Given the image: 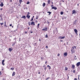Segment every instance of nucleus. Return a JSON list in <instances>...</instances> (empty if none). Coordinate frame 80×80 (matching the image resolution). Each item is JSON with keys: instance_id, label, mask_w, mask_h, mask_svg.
Instances as JSON below:
<instances>
[{"instance_id": "obj_16", "label": "nucleus", "mask_w": 80, "mask_h": 80, "mask_svg": "<svg viewBox=\"0 0 80 80\" xmlns=\"http://www.w3.org/2000/svg\"><path fill=\"white\" fill-rule=\"evenodd\" d=\"M51 1L50 0H49L48 1V4H50V2H51Z\"/></svg>"}, {"instance_id": "obj_6", "label": "nucleus", "mask_w": 80, "mask_h": 80, "mask_svg": "<svg viewBox=\"0 0 80 80\" xmlns=\"http://www.w3.org/2000/svg\"><path fill=\"white\" fill-rule=\"evenodd\" d=\"M71 51L72 53H75V51L74 50H73V49H72L71 50Z\"/></svg>"}, {"instance_id": "obj_28", "label": "nucleus", "mask_w": 80, "mask_h": 80, "mask_svg": "<svg viewBox=\"0 0 80 80\" xmlns=\"http://www.w3.org/2000/svg\"><path fill=\"white\" fill-rule=\"evenodd\" d=\"M3 17V15L2 14H1L0 15V18H2V17Z\"/></svg>"}, {"instance_id": "obj_11", "label": "nucleus", "mask_w": 80, "mask_h": 80, "mask_svg": "<svg viewBox=\"0 0 80 80\" xmlns=\"http://www.w3.org/2000/svg\"><path fill=\"white\" fill-rule=\"evenodd\" d=\"M22 18H24L25 19L26 18V16H23L22 17H21Z\"/></svg>"}, {"instance_id": "obj_41", "label": "nucleus", "mask_w": 80, "mask_h": 80, "mask_svg": "<svg viewBox=\"0 0 80 80\" xmlns=\"http://www.w3.org/2000/svg\"><path fill=\"white\" fill-rule=\"evenodd\" d=\"M31 25L30 22H29V25Z\"/></svg>"}, {"instance_id": "obj_2", "label": "nucleus", "mask_w": 80, "mask_h": 80, "mask_svg": "<svg viewBox=\"0 0 80 80\" xmlns=\"http://www.w3.org/2000/svg\"><path fill=\"white\" fill-rule=\"evenodd\" d=\"M48 30V29L47 28H45V29H42V30H43V31H47Z\"/></svg>"}, {"instance_id": "obj_29", "label": "nucleus", "mask_w": 80, "mask_h": 80, "mask_svg": "<svg viewBox=\"0 0 80 80\" xmlns=\"http://www.w3.org/2000/svg\"><path fill=\"white\" fill-rule=\"evenodd\" d=\"M72 49L74 50V49H75L74 46V47H72Z\"/></svg>"}, {"instance_id": "obj_53", "label": "nucleus", "mask_w": 80, "mask_h": 80, "mask_svg": "<svg viewBox=\"0 0 80 80\" xmlns=\"http://www.w3.org/2000/svg\"><path fill=\"white\" fill-rule=\"evenodd\" d=\"M35 22H36L37 23V22H37V21H35Z\"/></svg>"}, {"instance_id": "obj_32", "label": "nucleus", "mask_w": 80, "mask_h": 80, "mask_svg": "<svg viewBox=\"0 0 80 80\" xmlns=\"http://www.w3.org/2000/svg\"><path fill=\"white\" fill-rule=\"evenodd\" d=\"M49 78L50 77H48L46 78V80H48V79H49Z\"/></svg>"}, {"instance_id": "obj_46", "label": "nucleus", "mask_w": 80, "mask_h": 80, "mask_svg": "<svg viewBox=\"0 0 80 80\" xmlns=\"http://www.w3.org/2000/svg\"><path fill=\"white\" fill-rule=\"evenodd\" d=\"M41 59H42V60H43V58H42V57H41Z\"/></svg>"}, {"instance_id": "obj_34", "label": "nucleus", "mask_w": 80, "mask_h": 80, "mask_svg": "<svg viewBox=\"0 0 80 80\" xmlns=\"http://www.w3.org/2000/svg\"><path fill=\"white\" fill-rule=\"evenodd\" d=\"M73 73H75V70H73Z\"/></svg>"}, {"instance_id": "obj_20", "label": "nucleus", "mask_w": 80, "mask_h": 80, "mask_svg": "<svg viewBox=\"0 0 80 80\" xmlns=\"http://www.w3.org/2000/svg\"><path fill=\"white\" fill-rule=\"evenodd\" d=\"M23 1H22V0H19V2L20 4H21L22 3V2Z\"/></svg>"}, {"instance_id": "obj_31", "label": "nucleus", "mask_w": 80, "mask_h": 80, "mask_svg": "<svg viewBox=\"0 0 80 80\" xmlns=\"http://www.w3.org/2000/svg\"><path fill=\"white\" fill-rule=\"evenodd\" d=\"M28 14L27 15H30V13L29 12H28Z\"/></svg>"}, {"instance_id": "obj_61", "label": "nucleus", "mask_w": 80, "mask_h": 80, "mask_svg": "<svg viewBox=\"0 0 80 80\" xmlns=\"http://www.w3.org/2000/svg\"><path fill=\"white\" fill-rule=\"evenodd\" d=\"M10 2H12V0H11V1H10Z\"/></svg>"}, {"instance_id": "obj_35", "label": "nucleus", "mask_w": 80, "mask_h": 80, "mask_svg": "<svg viewBox=\"0 0 80 80\" xmlns=\"http://www.w3.org/2000/svg\"><path fill=\"white\" fill-rule=\"evenodd\" d=\"M29 3H30V2H28L27 3V4H29Z\"/></svg>"}, {"instance_id": "obj_47", "label": "nucleus", "mask_w": 80, "mask_h": 80, "mask_svg": "<svg viewBox=\"0 0 80 80\" xmlns=\"http://www.w3.org/2000/svg\"><path fill=\"white\" fill-rule=\"evenodd\" d=\"M33 18H32V19H31V21H33Z\"/></svg>"}, {"instance_id": "obj_24", "label": "nucleus", "mask_w": 80, "mask_h": 80, "mask_svg": "<svg viewBox=\"0 0 80 80\" xmlns=\"http://www.w3.org/2000/svg\"><path fill=\"white\" fill-rule=\"evenodd\" d=\"M77 58V57L76 56H75L74 59L75 60H77V58Z\"/></svg>"}, {"instance_id": "obj_56", "label": "nucleus", "mask_w": 80, "mask_h": 80, "mask_svg": "<svg viewBox=\"0 0 80 80\" xmlns=\"http://www.w3.org/2000/svg\"><path fill=\"white\" fill-rule=\"evenodd\" d=\"M25 33H27V32H25Z\"/></svg>"}, {"instance_id": "obj_14", "label": "nucleus", "mask_w": 80, "mask_h": 80, "mask_svg": "<svg viewBox=\"0 0 80 80\" xmlns=\"http://www.w3.org/2000/svg\"><path fill=\"white\" fill-rule=\"evenodd\" d=\"M47 67H48V68H49V70L51 69V67H50V66H49V65L47 66Z\"/></svg>"}, {"instance_id": "obj_60", "label": "nucleus", "mask_w": 80, "mask_h": 80, "mask_svg": "<svg viewBox=\"0 0 80 80\" xmlns=\"http://www.w3.org/2000/svg\"><path fill=\"white\" fill-rule=\"evenodd\" d=\"M78 80H80V79L79 78V77H78Z\"/></svg>"}, {"instance_id": "obj_5", "label": "nucleus", "mask_w": 80, "mask_h": 80, "mask_svg": "<svg viewBox=\"0 0 80 80\" xmlns=\"http://www.w3.org/2000/svg\"><path fill=\"white\" fill-rule=\"evenodd\" d=\"M77 20H75L74 22H73V24L74 25H75L77 24Z\"/></svg>"}, {"instance_id": "obj_37", "label": "nucleus", "mask_w": 80, "mask_h": 80, "mask_svg": "<svg viewBox=\"0 0 80 80\" xmlns=\"http://www.w3.org/2000/svg\"><path fill=\"white\" fill-rule=\"evenodd\" d=\"M2 65H5V63H4V62H2Z\"/></svg>"}, {"instance_id": "obj_33", "label": "nucleus", "mask_w": 80, "mask_h": 80, "mask_svg": "<svg viewBox=\"0 0 80 80\" xmlns=\"http://www.w3.org/2000/svg\"><path fill=\"white\" fill-rule=\"evenodd\" d=\"M40 25V24L39 23L38 25V28H39V26Z\"/></svg>"}, {"instance_id": "obj_3", "label": "nucleus", "mask_w": 80, "mask_h": 80, "mask_svg": "<svg viewBox=\"0 0 80 80\" xmlns=\"http://www.w3.org/2000/svg\"><path fill=\"white\" fill-rule=\"evenodd\" d=\"M80 65V62H79L77 63V67H79Z\"/></svg>"}, {"instance_id": "obj_51", "label": "nucleus", "mask_w": 80, "mask_h": 80, "mask_svg": "<svg viewBox=\"0 0 80 80\" xmlns=\"http://www.w3.org/2000/svg\"><path fill=\"white\" fill-rule=\"evenodd\" d=\"M39 41L40 42L41 41V39H39Z\"/></svg>"}, {"instance_id": "obj_12", "label": "nucleus", "mask_w": 80, "mask_h": 80, "mask_svg": "<svg viewBox=\"0 0 80 80\" xmlns=\"http://www.w3.org/2000/svg\"><path fill=\"white\" fill-rule=\"evenodd\" d=\"M15 72H13L12 74V76H15Z\"/></svg>"}, {"instance_id": "obj_36", "label": "nucleus", "mask_w": 80, "mask_h": 80, "mask_svg": "<svg viewBox=\"0 0 80 80\" xmlns=\"http://www.w3.org/2000/svg\"><path fill=\"white\" fill-rule=\"evenodd\" d=\"M36 19H37V20L38 19V16H37L36 17Z\"/></svg>"}, {"instance_id": "obj_43", "label": "nucleus", "mask_w": 80, "mask_h": 80, "mask_svg": "<svg viewBox=\"0 0 80 80\" xmlns=\"http://www.w3.org/2000/svg\"><path fill=\"white\" fill-rule=\"evenodd\" d=\"M74 80H77V78H75Z\"/></svg>"}, {"instance_id": "obj_42", "label": "nucleus", "mask_w": 80, "mask_h": 80, "mask_svg": "<svg viewBox=\"0 0 80 80\" xmlns=\"http://www.w3.org/2000/svg\"><path fill=\"white\" fill-rule=\"evenodd\" d=\"M0 75H2V72L0 71Z\"/></svg>"}, {"instance_id": "obj_21", "label": "nucleus", "mask_w": 80, "mask_h": 80, "mask_svg": "<svg viewBox=\"0 0 80 80\" xmlns=\"http://www.w3.org/2000/svg\"><path fill=\"white\" fill-rule=\"evenodd\" d=\"M68 70V68H67V67H65L64 70Z\"/></svg>"}, {"instance_id": "obj_1", "label": "nucleus", "mask_w": 80, "mask_h": 80, "mask_svg": "<svg viewBox=\"0 0 80 80\" xmlns=\"http://www.w3.org/2000/svg\"><path fill=\"white\" fill-rule=\"evenodd\" d=\"M64 38H65V36H63V37L60 36L59 38V39H64Z\"/></svg>"}, {"instance_id": "obj_54", "label": "nucleus", "mask_w": 80, "mask_h": 80, "mask_svg": "<svg viewBox=\"0 0 80 80\" xmlns=\"http://www.w3.org/2000/svg\"><path fill=\"white\" fill-rule=\"evenodd\" d=\"M46 69H47V68H44V70H46Z\"/></svg>"}, {"instance_id": "obj_52", "label": "nucleus", "mask_w": 80, "mask_h": 80, "mask_svg": "<svg viewBox=\"0 0 80 80\" xmlns=\"http://www.w3.org/2000/svg\"><path fill=\"white\" fill-rule=\"evenodd\" d=\"M28 30H29V29H30V28H29V27L28 28Z\"/></svg>"}, {"instance_id": "obj_4", "label": "nucleus", "mask_w": 80, "mask_h": 80, "mask_svg": "<svg viewBox=\"0 0 80 80\" xmlns=\"http://www.w3.org/2000/svg\"><path fill=\"white\" fill-rule=\"evenodd\" d=\"M52 9H54V10H57V8L56 7H53L52 8Z\"/></svg>"}, {"instance_id": "obj_59", "label": "nucleus", "mask_w": 80, "mask_h": 80, "mask_svg": "<svg viewBox=\"0 0 80 80\" xmlns=\"http://www.w3.org/2000/svg\"><path fill=\"white\" fill-rule=\"evenodd\" d=\"M34 44H35V45H36V44H37V43H34Z\"/></svg>"}, {"instance_id": "obj_45", "label": "nucleus", "mask_w": 80, "mask_h": 80, "mask_svg": "<svg viewBox=\"0 0 80 80\" xmlns=\"http://www.w3.org/2000/svg\"><path fill=\"white\" fill-rule=\"evenodd\" d=\"M46 48H48V46H47L46 47Z\"/></svg>"}, {"instance_id": "obj_50", "label": "nucleus", "mask_w": 80, "mask_h": 80, "mask_svg": "<svg viewBox=\"0 0 80 80\" xmlns=\"http://www.w3.org/2000/svg\"><path fill=\"white\" fill-rule=\"evenodd\" d=\"M50 22H48V24H49Z\"/></svg>"}, {"instance_id": "obj_64", "label": "nucleus", "mask_w": 80, "mask_h": 80, "mask_svg": "<svg viewBox=\"0 0 80 80\" xmlns=\"http://www.w3.org/2000/svg\"><path fill=\"white\" fill-rule=\"evenodd\" d=\"M2 80H5L4 79H3Z\"/></svg>"}, {"instance_id": "obj_38", "label": "nucleus", "mask_w": 80, "mask_h": 80, "mask_svg": "<svg viewBox=\"0 0 80 80\" xmlns=\"http://www.w3.org/2000/svg\"><path fill=\"white\" fill-rule=\"evenodd\" d=\"M4 62H5V60H3L2 61V62L4 63Z\"/></svg>"}, {"instance_id": "obj_9", "label": "nucleus", "mask_w": 80, "mask_h": 80, "mask_svg": "<svg viewBox=\"0 0 80 80\" xmlns=\"http://www.w3.org/2000/svg\"><path fill=\"white\" fill-rule=\"evenodd\" d=\"M72 14H73L76 13V11L75 10H73L72 11Z\"/></svg>"}, {"instance_id": "obj_10", "label": "nucleus", "mask_w": 80, "mask_h": 80, "mask_svg": "<svg viewBox=\"0 0 80 80\" xmlns=\"http://www.w3.org/2000/svg\"><path fill=\"white\" fill-rule=\"evenodd\" d=\"M64 56H65V57H66V56H67V52H65L64 54Z\"/></svg>"}, {"instance_id": "obj_48", "label": "nucleus", "mask_w": 80, "mask_h": 80, "mask_svg": "<svg viewBox=\"0 0 80 80\" xmlns=\"http://www.w3.org/2000/svg\"><path fill=\"white\" fill-rule=\"evenodd\" d=\"M3 10V8H0V10Z\"/></svg>"}, {"instance_id": "obj_62", "label": "nucleus", "mask_w": 80, "mask_h": 80, "mask_svg": "<svg viewBox=\"0 0 80 80\" xmlns=\"http://www.w3.org/2000/svg\"><path fill=\"white\" fill-rule=\"evenodd\" d=\"M12 28H13V26H12Z\"/></svg>"}, {"instance_id": "obj_27", "label": "nucleus", "mask_w": 80, "mask_h": 80, "mask_svg": "<svg viewBox=\"0 0 80 80\" xmlns=\"http://www.w3.org/2000/svg\"><path fill=\"white\" fill-rule=\"evenodd\" d=\"M45 5H46L45 3H44L43 4V7H45Z\"/></svg>"}, {"instance_id": "obj_44", "label": "nucleus", "mask_w": 80, "mask_h": 80, "mask_svg": "<svg viewBox=\"0 0 80 80\" xmlns=\"http://www.w3.org/2000/svg\"><path fill=\"white\" fill-rule=\"evenodd\" d=\"M77 48V46H74V48H75V49H76Z\"/></svg>"}, {"instance_id": "obj_39", "label": "nucleus", "mask_w": 80, "mask_h": 80, "mask_svg": "<svg viewBox=\"0 0 80 80\" xmlns=\"http://www.w3.org/2000/svg\"><path fill=\"white\" fill-rule=\"evenodd\" d=\"M2 20H3V18H1V19H0L1 21H2Z\"/></svg>"}, {"instance_id": "obj_63", "label": "nucleus", "mask_w": 80, "mask_h": 80, "mask_svg": "<svg viewBox=\"0 0 80 80\" xmlns=\"http://www.w3.org/2000/svg\"><path fill=\"white\" fill-rule=\"evenodd\" d=\"M52 4H53V2H52Z\"/></svg>"}, {"instance_id": "obj_49", "label": "nucleus", "mask_w": 80, "mask_h": 80, "mask_svg": "<svg viewBox=\"0 0 80 80\" xmlns=\"http://www.w3.org/2000/svg\"><path fill=\"white\" fill-rule=\"evenodd\" d=\"M12 24H10V27H12Z\"/></svg>"}, {"instance_id": "obj_8", "label": "nucleus", "mask_w": 80, "mask_h": 80, "mask_svg": "<svg viewBox=\"0 0 80 80\" xmlns=\"http://www.w3.org/2000/svg\"><path fill=\"white\" fill-rule=\"evenodd\" d=\"M31 25H33L35 26V22H31Z\"/></svg>"}, {"instance_id": "obj_22", "label": "nucleus", "mask_w": 80, "mask_h": 80, "mask_svg": "<svg viewBox=\"0 0 80 80\" xmlns=\"http://www.w3.org/2000/svg\"><path fill=\"white\" fill-rule=\"evenodd\" d=\"M47 13H49V15H50V14H51V13H52V12H47Z\"/></svg>"}, {"instance_id": "obj_26", "label": "nucleus", "mask_w": 80, "mask_h": 80, "mask_svg": "<svg viewBox=\"0 0 80 80\" xmlns=\"http://www.w3.org/2000/svg\"><path fill=\"white\" fill-rule=\"evenodd\" d=\"M4 23L3 22H2V23H0V24H1V26H2V25H3L4 24Z\"/></svg>"}, {"instance_id": "obj_18", "label": "nucleus", "mask_w": 80, "mask_h": 80, "mask_svg": "<svg viewBox=\"0 0 80 80\" xmlns=\"http://www.w3.org/2000/svg\"><path fill=\"white\" fill-rule=\"evenodd\" d=\"M4 26L6 27H7L8 26L6 25V22H4Z\"/></svg>"}, {"instance_id": "obj_7", "label": "nucleus", "mask_w": 80, "mask_h": 80, "mask_svg": "<svg viewBox=\"0 0 80 80\" xmlns=\"http://www.w3.org/2000/svg\"><path fill=\"white\" fill-rule=\"evenodd\" d=\"M74 31L75 33H76V34H77H77H78L77 33L78 32H77V29H75L74 30Z\"/></svg>"}, {"instance_id": "obj_55", "label": "nucleus", "mask_w": 80, "mask_h": 80, "mask_svg": "<svg viewBox=\"0 0 80 80\" xmlns=\"http://www.w3.org/2000/svg\"><path fill=\"white\" fill-rule=\"evenodd\" d=\"M47 63V61H46L45 63V64H46Z\"/></svg>"}, {"instance_id": "obj_19", "label": "nucleus", "mask_w": 80, "mask_h": 80, "mask_svg": "<svg viewBox=\"0 0 80 80\" xmlns=\"http://www.w3.org/2000/svg\"><path fill=\"white\" fill-rule=\"evenodd\" d=\"M12 49H11V48L9 49V52H12Z\"/></svg>"}, {"instance_id": "obj_17", "label": "nucleus", "mask_w": 80, "mask_h": 80, "mask_svg": "<svg viewBox=\"0 0 80 80\" xmlns=\"http://www.w3.org/2000/svg\"><path fill=\"white\" fill-rule=\"evenodd\" d=\"M0 6L1 7H3V3L2 2L1 4H0Z\"/></svg>"}, {"instance_id": "obj_25", "label": "nucleus", "mask_w": 80, "mask_h": 80, "mask_svg": "<svg viewBox=\"0 0 80 80\" xmlns=\"http://www.w3.org/2000/svg\"><path fill=\"white\" fill-rule=\"evenodd\" d=\"M61 15H63V12H61L60 13Z\"/></svg>"}, {"instance_id": "obj_57", "label": "nucleus", "mask_w": 80, "mask_h": 80, "mask_svg": "<svg viewBox=\"0 0 80 80\" xmlns=\"http://www.w3.org/2000/svg\"><path fill=\"white\" fill-rule=\"evenodd\" d=\"M33 33L31 31V33Z\"/></svg>"}, {"instance_id": "obj_23", "label": "nucleus", "mask_w": 80, "mask_h": 80, "mask_svg": "<svg viewBox=\"0 0 80 80\" xmlns=\"http://www.w3.org/2000/svg\"><path fill=\"white\" fill-rule=\"evenodd\" d=\"M10 69L11 70H14V68H12Z\"/></svg>"}, {"instance_id": "obj_30", "label": "nucleus", "mask_w": 80, "mask_h": 80, "mask_svg": "<svg viewBox=\"0 0 80 80\" xmlns=\"http://www.w3.org/2000/svg\"><path fill=\"white\" fill-rule=\"evenodd\" d=\"M46 38H48V35L47 34L46 35Z\"/></svg>"}, {"instance_id": "obj_58", "label": "nucleus", "mask_w": 80, "mask_h": 80, "mask_svg": "<svg viewBox=\"0 0 80 80\" xmlns=\"http://www.w3.org/2000/svg\"><path fill=\"white\" fill-rule=\"evenodd\" d=\"M38 74H40V72H38Z\"/></svg>"}, {"instance_id": "obj_13", "label": "nucleus", "mask_w": 80, "mask_h": 80, "mask_svg": "<svg viewBox=\"0 0 80 80\" xmlns=\"http://www.w3.org/2000/svg\"><path fill=\"white\" fill-rule=\"evenodd\" d=\"M26 17H27L28 18H30V16H29V15H27V16H26Z\"/></svg>"}, {"instance_id": "obj_40", "label": "nucleus", "mask_w": 80, "mask_h": 80, "mask_svg": "<svg viewBox=\"0 0 80 80\" xmlns=\"http://www.w3.org/2000/svg\"><path fill=\"white\" fill-rule=\"evenodd\" d=\"M58 57H59V56H60V54H59V53L58 54Z\"/></svg>"}, {"instance_id": "obj_15", "label": "nucleus", "mask_w": 80, "mask_h": 80, "mask_svg": "<svg viewBox=\"0 0 80 80\" xmlns=\"http://www.w3.org/2000/svg\"><path fill=\"white\" fill-rule=\"evenodd\" d=\"M72 68H73V69H74V68H75V65H72Z\"/></svg>"}]
</instances>
